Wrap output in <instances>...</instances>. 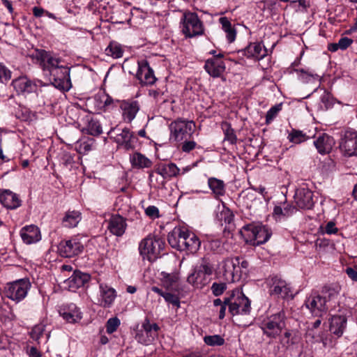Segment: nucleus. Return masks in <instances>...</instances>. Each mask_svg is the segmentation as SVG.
<instances>
[{
	"label": "nucleus",
	"instance_id": "nucleus-1",
	"mask_svg": "<svg viewBox=\"0 0 357 357\" xmlns=\"http://www.w3.org/2000/svg\"><path fill=\"white\" fill-rule=\"evenodd\" d=\"M164 246L165 243L160 238L149 234L139 243V250L143 259L153 261L160 256Z\"/></svg>",
	"mask_w": 357,
	"mask_h": 357
},
{
	"label": "nucleus",
	"instance_id": "nucleus-2",
	"mask_svg": "<svg viewBox=\"0 0 357 357\" xmlns=\"http://www.w3.org/2000/svg\"><path fill=\"white\" fill-rule=\"evenodd\" d=\"M195 125L192 121L178 119L172 121L169 128L170 130L169 142L171 143L182 142L189 139L195 131Z\"/></svg>",
	"mask_w": 357,
	"mask_h": 357
},
{
	"label": "nucleus",
	"instance_id": "nucleus-3",
	"mask_svg": "<svg viewBox=\"0 0 357 357\" xmlns=\"http://www.w3.org/2000/svg\"><path fill=\"white\" fill-rule=\"evenodd\" d=\"M181 32L186 38L202 36L204 33L202 21L196 13L185 11L181 19Z\"/></svg>",
	"mask_w": 357,
	"mask_h": 357
},
{
	"label": "nucleus",
	"instance_id": "nucleus-4",
	"mask_svg": "<svg viewBox=\"0 0 357 357\" xmlns=\"http://www.w3.org/2000/svg\"><path fill=\"white\" fill-rule=\"evenodd\" d=\"M286 314L283 310L264 319L260 328L264 334L271 338H275L285 328Z\"/></svg>",
	"mask_w": 357,
	"mask_h": 357
},
{
	"label": "nucleus",
	"instance_id": "nucleus-5",
	"mask_svg": "<svg viewBox=\"0 0 357 357\" xmlns=\"http://www.w3.org/2000/svg\"><path fill=\"white\" fill-rule=\"evenodd\" d=\"M31 284L28 278L8 282L4 289L6 296L16 303L22 301L27 295Z\"/></svg>",
	"mask_w": 357,
	"mask_h": 357
},
{
	"label": "nucleus",
	"instance_id": "nucleus-6",
	"mask_svg": "<svg viewBox=\"0 0 357 357\" xmlns=\"http://www.w3.org/2000/svg\"><path fill=\"white\" fill-rule=\"evenodd\" d=\"M108 135L114 138L119 147L126 150L134 149L137 142V137L128 128H113L109 131Z\"/></svg>",
	"mask_w": 357,
	"mask_h": 357
},
{
	"label": "nucleus",
	"instance_id": "nucleus-7",
	"mask_svg": "<svg viewBox=\"0 0 357 357\" xmlns=\"http://www.w3.org/2000/svg\"><path fill=\"white\" fill-rule=\"evenodd\" d=\"M227 302L229 303V313L232 316L248 314L250 312V300L239 291H233L231 294L227 296Z\"/></svg>",
	"mask_w": 357,
	"mask_h": 357
},
{
	"label": "nucleus",
	"instance_id": "nucleus-8",
	"mask_svg": "<svg viewBox=\"0 0 357 357\" xmlns=\"http://www.w3.org/2000/svg\"><path fill=\"white\" fill-rule=\"evenodd\" d=\"M160 329L156 323H151L147 318L143 321L141 328L136 332L135 340L142 344L149 345L151 344L158 336V331Z\"/></svg>",
	"mask_w": 357,
	"mask_h": 357
},
{
	"label": "nucleus",
	"instance_id": "nucleus-9",
	"mask_svg": "<svg viewBox=\"0 0 357 357\" xmlns=\"http://www.w3.org/2000/svg\"><path fill=\"white\" fill-rule=\"evenodd\" d=\"M246 236L255 245L266 243L271 236L269 229L262 225H248L243 227Z\"/></svg>",
	"mask_w": 357,
	"mask_h": 357
},
{
	"label": "nucleus",
	"instance_id": "nucleus-10",
	"mask_svg": "<svg viewBox=\"0 0 357 357\" xmlns=\"http://www.w3.org/2000/svg\"><path fill=\"white\" fill-rule=\"evenodd\" d=\"M249 267V262L240 257L227 258L222 261V270L224 275L227 281H234L235 274L238 275V268L245 271Z\"/></svg>",
	"mask_w": 357,
	"mask_h": 357
},
{
	"label": "nucleus",
	"instance_id": "nucleus-11",
	"mask_svg": "<svg viewBox=\"0 0 357 357\" xmlns=\"http://www.w3.org/2000/svg\"><path fill=\"white\" fill-rule=\"evenodd\" d=\"M305 305L310 310L312 316L321 317L330 311L328 304L321 296L317 294L310 295L305 301Z\"/></svg>",
	"mask_w": 357,
	"mask_h": 357
},
{
	"label": "nucleus",
	"instance_id": "nucleus-12",
	"mask_svg": "<svg viewBox=\"0 0 357 357\" xmlns=\"http://www.w3.org/2000/svg\"><path fill=\"white\" fill-rule=\"evenodd\" d=\"M213 266L206 260L203 259L202 263L197 266L193 273L187 278V281L196 287H199L206 281V276L212 273Z\"/></svg>",
	"mask_w": 357,
	"mask_h": 357
},
{
	"label": "nucleus",
	"instance_id": "nucleus-13",
	"mask_svg": "<svg viewBox=\"0 0 357 357\" xmlns=\"http://www.w3.org/2000/svg\"><path fill=\"white\" fill-rule=\"evenodd\" d=\"M33 57L39 62L43 70L48 73L61 63L60 58L44 50H36L33 54Z\"/></svg>",
	"mask_w": 357,
	"mask_h": 357
},
{
	"label": "nucleus",
	"instance_id": "nucleus-14",
	"mask_svg": "<svg viewBox=\"0 0 357 357\" xmlns=\"http://www.w3.org/2000/svg\"><path fill=\"white\" fill-rule=\"evenodd\" d=\"M43 85L40 80L31 81L26 76L19 77L12 81V86L18 95L33 93L38 86Z\"/></svg>",
	"mask_w": 357,
	"mask_h": 357
},
{
	"label": "nucleus",
	"instance_id": "nucleus-15",
	"mask_svg": "<svg viewBox=\"0 0 357 357\" xmlns=\"http://www.w3.org/2000/svg\"><path fill=\"white\" fill-rule=\"evenodd\" d=\"M84 245L80 239L76 237L62 241L59 245V252L63 257H73L82 252Z\"/></svg>",
	"mask_w": 357,
	"mask_h": 357
},
{
	"label": "nucleus",
	"instance_id": "nucleus-16",
	"mask_svg": "<svg viewBox=\"0 0 357 357\" xmlns=\"http://www.w3.org/2000/svg\"><path fill=\"white\" fill-rule=\"evenodd\" d=\"M340 148L345 156L357 155V132L353 130H347Z\"/></svg>",
	"mask_w": 357,
	"mask_h": 357
},
{
	"label": "nucleus",
	"instance_id": "nucleus-17",
	"mask_svg": "<svg viewBox=\"0 0 357 357\" xmlns=\"http://www.w3.org/2000/svg\"><path fill=\"white\" fill-rule=\"evenodd\" d=\"M349 312L346 308H342L339 310V314H335L332 315L330 322V331L340 337L342 335L346 327L347 322V317Z\"/></svg>",
	"mask_w": 357,
	"mask_h": 357
},
{
	"label": "nucleus",
	"instance_id": "nucleus-18",
	"mask_svg": "<svg viewBox=\"0 0 357 357\" xmlns=\"http://www.w3.org/2000/svg\"><path fill=\"white\" fill-rule=\"evenodd\" d=\"M270 286V293L271 295L280 296L282 298H293L291 293V288L286 281L282 280L278 276H273L268 280Z\"/></svg>",
	"mask_w": 357,
	"mask_h": 357
},
{
	"label": "nucleus",
	"instance_id": "nucleus-19",
	"mask_svg": "<svg viewBox=\"0 0 357 357\" xmlns=\"http://www.w3.org/2000/svg\"><path fill=\"white\" fill-rule=\"evenodd\" d=\"M136 77L141 84L146 85L153 84L156 81L154 72L146 60L138 61Z\"/></svg>",
	"mask_w": 357,
	"mask_h": 357
},
{
	"label": "nucleus",
	"instance_id": "nucleus-20",
	"mask_svg": "<svg viewBox=\"0 0 357 357\" xmlns=\"http://www.w3.org/2000/svg\"><path fill=\"white\" fill-rule=\"evenodd\" d=\"M294 201L297 207L301 209H311L314 206L313 193L307 188L296 190Z\"/></svg>",
	"mask_w": 357,
	"mask_h": 357
},
{
	"label": "nucleus",
	"instance_id": "nucleus-21",
	"mask_svg": "<svg viewBox=\"0 0 357 357\" xmlns=\"http://www.w3.org/2000/svg\"><path fill=\"white\" fill-rule=\"evenodd\" d=\"M179 168L172 162L158 165L155 167L154 172L162 177L160 181L158 182V187H164L165 184V179L176 176L179 174Z\"/></svg>",
	"mask_w": 357,
	"mask_h": 357
},
{
	"label": "nucleus",
	"instance_id": "nucleus-22",
	"mask_svg": "<svg viewBox=\"0 0 357 357\" xmlns=\"http://www.w3.org/2000/svg\"><path fill=\"white\" fill-rule=\"evenodd\" d=\"M188 229L183 227H176L169 233L167 241L169 244L178 250L183 251V245Z\"/></svg>",
	"mask_w": 357,
	"mask_h": 357
},
{
	"label": "nucleus",
	"instance_id": "nucleus-23",
	"mask_svg": "<svg viewBox=\"0 0 357 357\" xmlns=\"http://www.w3.org/2000/svg\"><path fill=\"white\" fill-rule=\"evenodd\" d=\"M340 287L338 285L331 284L324 286L320 295L326 301V303L328 304L330 311L335 310V303L340 295Z\"/></svg>",
	"mask_w": 357,
	"mask_h": 357
},
{
	"label": "nucleus",
	"instance_id": "nucleus-24",
	"mask_svg": "<svg viewBox=\"0 0 357 357\" xmlns=\"http://www.w3.org/2000/svg\"><path fill=\"white\" fill-rule=\"evenodd\" d=\"M49 73L53 77L54 84L56 87L64 88V84L70 82V70L61 63Z\"/></svg>",
	"mask_w": 357,
	"mask_h": 357
},
{
	"label": "nucleus",
	"instance_id": "nucleus-25",
	"mask_svg": "<svg viewBox=\"0 0 357 357\" xmlns=\"http://www.w3.org/2000/svg\"><path fill=\"white\" fill-rule=\"evenodd\" d=\"M118 100H114L105 91L99 92L93 97V104L97 110L107 111L117 106Z\"/></svg>",
	"mask_w": 357,
	"mask_h": 357
},
{
	"label": "nucleus",
	"instance_id": "nucleus-26",
	"mask_svg": "<svg viewBox=\"0 0 357 357\" xmlns=\"http://www.w3.org/2000/svg\"><path fill=\"white\" fill-rule=\"evenodd\" d=\"M119 107L122 110V116L124 120L130 123L136 116L139 110V104L137 100L119 101Z\"/></svg>",
	"mask_w": 357,
	"mask_h": 357
},
{
	"label": "nucleus",
	"instance_id": "nucleus-27",
	"mask_svg": "<svg viewBox=\"0 0 357 357\" xmlns=\"http://www.w3.org/2000/svg\"><path fill=\"white\" fill-rule=\"evenodd\" d=\"M107 227L113 235L122 236L127 228L126 220L120 215H112Z\"/></svg>",
	"mask_w": 357,
	"mask_h": 357
},
{
	"label": "nucleus",
	"instance_id": "nucleus-28",
	"mask_svg": "<svg viewBox=\"0 0 357 357\" xmlns=\"http://www.w3.org/2000/svg\"><path fill=\"white\" fill-rule=\"evenodd\" d=\"M99 289V305L104 308L110 307L116 297V292L115 289L104 284H100Z\"/></svg>",
	"mask_w": 357,
	"mask_h": 357
},
{
	"label": "nucleus",
	"instance_id": "nucleus-29",
	"mask_svg": "<svg viewBox=\"0 0 357 357\" xmlns=\"http://www.w3.org/2000/svg\"><path fill=\"white\" fill-rule=\"evenodd\" d=\"M204 69L213 77H220L225 71L226 67L223 60L211 58L206 61Z\"/></svg>",
	"mask_w": 357,
	"mask_h": 357
},
{
	"label": "nucleus",
	"instance_id": "nucleus-30",
	"mask_svg": "<svg viewBox=\"0 0 357 357\" xmlns=\"http://www.w3.org/2000/svg\"><path fill=\"white\" fill-rule=\"evenodd\" d=\"M0 202L8 209H16L22 204L18 195L10 190H2L0 192Z\"/></svg>",
	"mask_w": 357,
	"mask_h": 357
},
{
	"label": "nucleus",
	"instance_id": "nucleus-31",
	"mask_svg": "<svg viewBox=\"0 0 357 357\" xmlns=\"http://www.w3.org/2000/svg\"><path fill=\"white\" fill-rule=\"evenodd\" d=\"M20 236L23 242L28 245L37 243L41 239L39 228L33 225L22 227L20 231Z\"/></svg>",
	"mask_w": 357,
	"mask_h": 357
},
{
	"label": "nucleus",
	"instance_id": "nucleus-32",
	"mask_svg": "<svg viewBox=\"0 0 357 357\" xmlns=\"http://www.w3.org/2000/svg\"><path fill=\"white\" fill-rule=\"evenodd\" d=\"M91 276L89 274L75 271L65 282L67 283L71 290L74 291L77 288L84 286L85 284L89 282Z\"/></svg>",
	"mask_w": 357,
	"mask_h": 357
},
{
	"label": "nucleus",
	"instance_id": "nucleus-33",
	"mask_svg": "<svg viewBox=\"0 0 357 357\" xmlns=\"http://www.w3.org/2000/svg\"><path fill=\"white\" fill-rule=\"evenodd\" d=\"M262 47L261 43H251L245 49L238 51V56H245L248 58L260 59L266 55V50H263Z\"/></svg>",
	"mask_w": 357,
	"mask_h": 357
},
{
	"label": "nucleus",
	"instance_id": "nucleus-34",
	"mask_svg": "<svg viewBox=\"0 0 357 357\" xmlns=\"http://www.w3.org/2000/svg\"><path fill=\"white\" fill-rule=\"evenodd\" d=\"M59 314L69 323H76L82 319L81 313L75 304H70L67 307L61 308Z\"/></svg>",
	"mask_w": 357,
	"mask_h": 357
},
{
	"label": "nucleus",
	"instance_id": "nucleus-35",
	"mask_svg": "<svg viewBox=\"0 0 357 357\" xmlns=\"http://www.w3.org/2000/svg\"><path fill=\"white\" fill-rule=\"evenodd\" d=\"M314 144L319 153L325 154L331 150L333 139L326 133H321L314 142Z\"/></svg>",
	"mask_w": 357,
	"mask_h": 357
},
{
	"label": "nucleus",
	"instance_id": "nucleus-36",
	"mask_svg": "<svg viewBox=\"0 0 357 357\" xmlns=\"http://www.w3.org/2000/svg\"><path fill=\"white\" fill-rule=\"evenodd\" d=\"M208 185L215 199H219L225 194V185L223 181L215 177L208 179Z\"/></svg>",
	"mask_w": 357,
	"mask_h": 357
},
{
	"label": "nucleus",
	"instance_id": "nucleus-37",
	"mask_svg": "<svg viewBox=\"0 0 357 357\" xmlns=\"http://www.w3.org/2000/svg\"><path fill=\"white\" fill-rule=\"evenodd\" d=\"M201 245V241L198 237L192 232L187 231L183 245V251H188L190 252H196Z\"/></svg>",
	"mask_w": 357,
	"mask_h": 357
},
{
	"label": "nucleus",
	"instance_id": "nucleus-38",
	"mask_svg": "<svg viewBox=\"0 0 357 357\" xmlns=\"http://www.w3.org/2000/svg\"><path fill=\"white\" fill-rule=\"evenodd\" d=\"M130 162L133 167L139 169L149 168L152 165V162L150 159L138 152L130 155Z\"/></svg>",
	"mask_w": 357,
	"mask_h": 357
},
{
	"label": "nucleus",
	"instance_id": "nucleus-39",
	"mask_svg": "<svg viewBox=\"0 0 357 357\" xmlns=\"http://www.w3.org/2000/svg\"><path fill=\"white\" fill-rule=\"evenodd\" d=\"M81 220V213L79 211H72L66 212L63 218L62 223L66 227H75Z\"/></svg>",
	"mask_w": 357,
	"mask_h": 357
},
{
	"label": "nucleus",
	"instance_id": "nucleus-40",
	"mask_svg": "<svg viewBox=\"0 0 357 357\" xmlns=\"http://www.w3.org/2000/svg\"><path fill=\"white\" fill-rule=\"evenodd\" d=\"M222 25V29L226 33V38L229 43H232L236 39V32L235 29L231 27V24L229 19L226 17H222L219 20Z\"/></svg>",
	"mask_w": 357,
	"mask_h": 357
},
{
	"label": "nucleus",
	"instance_id": "nucleus-41",
	"mask_svg": "<svg viewBox=\"0 0 357 357\" xmlns=\"http://www.w3.org/2000/svg\"><path fill=\"white\" fill-rule=\"evenodd\" d=\"M243 200L245 206L248 208H255L258 203H261L260 198L257 197L255 190H253V188L247 190L244 192Z\"/></svg>",
	"mask_w": 357,
	"mask_h": 357
},
{
	"label": "nucleus",
	"instance_id": "nucleus-42",
	"mask_svg": "<svg viewBox=\"0 0 357 357\" xmlns=\"http://www.w3.org/2000/svg\"><path fill=\"white\" fill-rule=\"evenodd\" d=\"M217 218L222 225L224 223L226 227L228 225V229H231L233 225L234 214L229 208H223L219 213L217 214Z\"/></svg>",
	"mask_w": 357,
	"mask_h": 357
},
{
	"label": "nucleus",
	"instance_id": "nucleus-43",
	"mask_svg": "<svg viewBox=\"0 0 357 357\" xmlns=\"http://www.w3.org/2000/svg\"><path fill=\"white\" fill-rule=\"evenodd\" d=\"M123 50L121 45L116 42H111L105 49V54L114 59H119L123 56Z\"/></svg>",
	"mask_w": 357,
	"mask_h": 357
},
{
	"label": "nucleus",
	"instance_id": "nucleus-44",
	"mask_svg": "<svg viewBox=\"0 0 357 357\" xmlns=\"http://www.w3.org/2000/svg\"><path fill=\"white\" fill-rule=\"evenodd\" d=\"M222 128L225 135V141L229 142L231 144H235L237 142V137L231 125L228 123H223Z\"/></svg>",
	"mask_w": 357,
	"mask_h": 357
},
{
	"label": "nucleus",
	"instance_id": "nucleus-45",
	"mask_svg": "<svg viewBox=\"0 0 357 357\" xmlns=\"http://www.w3.org/2000/svg\"><path fill=\"white\" fill-rule=\"evenodd\" d=\"M86 130L88 134L93 136L100 135L102 132L100 122L94 119L89 121Z\"/></svg>",
	"mask_w": 357,
	"mask_h": 357
},
{
	"label": "nucleus",
	"instance_id": "nucleus-46",
	"mask_svg": "<svg viewBox=\"0 0 357 357\" xmlns=\"http://www.w3.org/2000/svg\"><path fill=\"white\" fill-rule=\"evenodd\" d=\"M309 137L301 130L293 129L288 135L289 140L294 144H300L306 141Z\"/></svg>",
	"mask_w": 357,
	"mask_h": 357
},
{
	"label": "nucleus",
	"instance_id": "nucleus-47",
	"mask_svg": "<svg viewBox=\"0 0 357 357\" xmlns=\"http://www.w3.org/2000/svg\"><path fill=\"white\" fill-rule=\"evenodd\" d=\"M204 341L211 347L222 346L225 344V339L220 335H206L204 337Z\"/></svg>",
	"mask_w": 357,
	"mask_h": 357
},
{
	"label": "nucleus",
	"instance_id": "nucleus-48",
	"mask_svg": "<svg viewBox=\"0 0 357 357\" xmlns=\"http://www.w3.org/2000/svg\"><path fill=\"white\" fill-rule=\"evenodd\" d=\"M296 71L301 73L299 77L303 82L319 81V76L309 70L298 69Z\"/></svg>",
	"mask_w": 357,
	"mask_h": 357
},
{
	"label": "nucleus",
	"instance_id": "nucleus-49",
	"mask_svg": "<svg viewBox=\"0 0 357 357\" xmlns=\"http://www.w3.org/2000/svg\"><path fill=\"white\" fill-rule=\"evenodd\" d=\"M121 324L120 319L116 317H112L109 318L106 323L105 327H106V331L109 334L113 333L114 331H116L118 328V327Z\"/></svg>",
	"mask_w": 357,
	"mask_h": 357
},
{
	"label": "nucleus",
	"instance_id": "nucleus-50",
	"mask_svg": "<svg viewBox=\"0 0 357 357\" xmlns=\"http://www.w3.org/2000/svg\"><path fill=\"white\" fill-rule=\"evenodd\" d=\"M281 104L276 105L272 107L266 113V123L269 124L278 115V113L281 110Z\"/></svg>",
	"mask_w": 357,
	"mask_h": 357
},
{
	"label": "nucleus",
	"instance_id": "nucleus-51",
	"mask_svg": "<svg viewBox=\"0 0 357 357\" xmlns=\"http://www.w3.org/2000/svg\"><path fill=\"white\" fill-rule=\"evenodd\" d=\"M149 94L153 98L156 102H165L167 99L165 96V91L162 89H151L149 90Z\"/></svg>",
	"mask_w": 357,
	"mask_h": 357
},
{
	"label": "nucleus",
	"instance_id": "nucleus-52",
	"mask_svg": "<svg viewBox=\"0 0 357 357\" xmlns=\"http://www.w3.org/2000/svg\"><path fill=\"white\" fill-rule=\"evenodd\" d=\"M61 163L66 168L70 169L74 163L73 155L68 152H63L60 158Z\"/></svg>",
	"mask_w": 357,
	"mask_h": 357
},
{
	"label": "nucleus",
	"instance_id": "nucleus-53",
	"mask_svg": "<svg viewBox=\"0 0 357 357\" xmlns=\"http://www.w3.org/2000/svg\"><path fill=\"white\" fill-rule=\"evenodd\" d=\"M178 143L181 145V151L185 153L190 152L194 149H195L197 146V143L193 140H190V139H184V141H183L182 142Z\"/></svg>",
	"mask_w": 357,
	"mask_h": 357
},
{
	"label": "nucleus",
	"instance_id": "nucleus-54",
	"mask_svg": "<svg viewBox=\"0 0 357 357\" xmlns=\"http://www.w3.org/2000/svg\"><path fill=\"white\" fill-rule=\"evenodd\" d=\"M11 78V72L6 66L0 64V82H8Z\"/></svg>",
	"mask_w": 357,
	"mask_h": 357
},
{
	"label": "nucleus",
	"instance_id": "nucleus-55",
	"mask_svg": "<svg viewBox=\"0 0 357 357\" xmlns=\"http://www.w3.org/2000/svg\"><path fill=\"white\" fill-rule=\"evenodd\" d=\"M227 288L225 283H213L211 287L213 294L215 296H220L223 294Z\"/></svg>",
	"mask_w": 357,
	"mask_h": 357
},
{
	"label": "nucleus",
	"instance_id": "nucleus-56",
	"mask_svg": "<svg viewBox=\"0 0 357 357\" xmlns=\"http://www.w3.org/2000/svg\"><path fill=\"white\" fill-rule=\"evenodd\" d=\"M43 331L44 329L43 326H35L30 333L31 337L33 340L38 341L43 335Z\"/></svg>",
	"mask_w": 357,
	"mask_h": 357
},
{
	"label": "nucleus",
	"instance_id": "nucleus-57",
	"mask_svg": "<svg viewBox=\"0 0 357 357\" xmlns=\"http://www.w3.org/2000/svg\"><path fill=\"white\" fill-rule=\"evenodd\" d=\"M162 297L165 298V300L175 306L179 307L180 305V301L178 296L176 295L166 292L164 295H162Z\"/></svg>",
	"mask_w": 357,
	"mask_h": 357
},
{
	"label": "nucleus",
	"instance_id": "nucleus-58",
	"mask_svg": "<svg viewBox=\"0 0 357 357\" xmlns=\"http://www.w3.org/2000/svg\"><path fill=\"white\" fill-rule=\"evenodd\" d=\"M164 284L167 288H174L177 282V277L176 275H167V276L164 279Z\"/></svg>",
	"mask_w": 357,
	"mask_h": 357
},
{
	"label": "nucleus",
	"instance_id": "nucleus-59",
	"mask_svg": "<svg viewBox=\"0 0 357 357\" xmlns=\"http://www.w3.org/2000/svg\"><path fill=\"white\" fill-rule=\"evenodd\" d=\"M145 213L147 216L151 218H156L159 217V210L155 206H149L145 210Z\"/></svg>",
	"mask_w": 357,
	"mask_h": 357
},
{
	"label": "nucleus",
	"instance_id": "nucleus-60",
	"mask_svg": "<svg viewBox=\"0 0 357 357\" xmlns=\"http://www.w3.org/2000/svg\"><path fill=\"white\" fill-rule=\"evenodd\" d=\"M353 43V40L347 37L342 38L339 40L337 43V45L340 47L341 50H346L348 47H349Z\"/></svg>",
	"mask_w": 357,
	"mask_h": 357
},
{
	"label": "nucleus",
	"instance_id": "nucleus-61",
	"mask_svg": "<svg viewBox=\"0 0 357 357\" xmlns=\"http://www.w3.org/2000/svg\"><path fill=\"white\" fill-rule=\"evenodd\" d=\"M345 272L350 279L354 282H357V265L353 267H347Z\"/></svg>",
	"mask_w": 357,
	"mask_h": 357
},
{
	"label": "nucleus",
	"instance_id": "nucleus-62",
	"mask_svg": "<svg viewBox=\"0 0 357 357\" xmlns=\"http://www.w3.org/2000/svg\"><path fill=\"white\" fill-rule=\"evenodd\" d=\"M229 309V303L227 302V297L225 298V303L220 306L219 319H222L225 317L227 307Z\"/></svg>",
	"mask_w": 357,
	"mask_h": 357
},
{
	"label": "nucleus",
	"instance_id": "nucleus-63",
	"mask_svg": "<svg viewBox=\"0 0 357 357\" xmlns=\"http://www.w3.org/2000/svg\"><path fill=\"white\" fill-rule=\"evenodd\" d=\"M337 230L333 222H328L325 227V231L328 234H335Z\"/></svg>",
	"mask_w": 357,
	"mask_h": 357
},
{
	"label": "nucleus",
	"instance_id": "nucleus-64",
	"mask_svg": "<svg viewBox=\"0 0 357 357\" xmlns=\"http://www.w3.org/2000/svg\"><path fill=\"white\" fill-rule=\"evenodd\" d=\"M284 217H288L293 214L295 211V207L291 205H286L283 208Z\"/></svg>",
	"mask_w": 357,
	"mask_h": 357
}]
</instances>
